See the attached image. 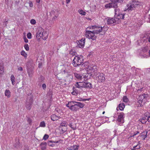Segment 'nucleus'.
I'll return each instance as SVG.
<instances>
[{"instance_id":"obj_1","label":"nucleus","mask_w":150,"mask_h":150,"mask_svg":"<svg viewBox=\"0 0 150 150\" xmlns=\"http://www.w3.org/2000/svg\"><path fill=\"white\" fill-rule=\"evenodd\" d=\"M92 29L94 30L92 31H86L85 35L86 38L94 40L96 38V36L95 35L98 34L101 32L103 28L101 27L95 26H93Z\"/></svg>"},{"instance_id":"obj_2","label":"nucleus","mask_w":150,"mask_h":150,"mask_svg":"<svg viewBox=\"0 0 150 150\" xmlns=\"http://www.w3.org/2000/svg\"><path fill=\"white\" fill-rule=\"evenodd\" d=\"M72 63L73 66L75 67H81L82 69H84L83 66L84 65L82 63L83 62V59L82 56H75L73 61Z\"/></svg>"},{"instance_id":"obj_3","label":"nucleus","mask_w":150,"mask_h":150,"mask_svg":"<svg viewBox=\"0 0 150 150\" xmlns=\"http://www.w3.org/2000/svg\"><path fill=\"white\" fill-rule=\"evenodd\" d=\"M44 32V29L41 27H39L38 30L37 32L36 36L37 38L40 39L42 37L43 40H46V39L48 38V34L46 33H43Z\"/></svg>"},{"instance_id":"obj_4","label":"nucleus","mask_w":150,"mask_h":150,"mask_svg":"<svg viewBox=\"0 0 150 150\" xmlns=\"http://www.w3.org/2000/svg\"><path fill=\"white\" fill-rule=\"evenodd\" d=\"M76 101H72L69 102L66 105L67 107L73 111H76L78 110L77 105L75 104Z\"/></svg>"},{"instance_id":"obj_5","label":"nucleus","mask_w":150,"mask_h":150,"mask_svg":"<svg viewBox=\"0 0 150 150\" xmlns=\"http://www.w3.org/2000/svg\"><path fill=\"white\" fill-rule=\"evenodd\" d=\"M139 5V2L136 1H133L127 4V10L129 11L134 10L136 7Z\"/></svg>"},{"instance_id":"obj_6","label":"nucleus","mask_w":150,"mask_h":150,"mask_svg":"<svg viewBox=\"0 0 150 150\" xmlns=\"http://www.w3.org/2000/svg\"><path fill=\"white\" fill-rule=\"evenodd\" d=\"M87 70L88 73L91 74V75L97 76L99 72H97V69L95 66L93 65L92 66H88Z\"/></svg>"},{"instance_id":"obj_7","label":"nucleus","mask_w":150,"mask_h":150,"mask_svg":"<svg viewBox=\"0 0 150 150\" xmlns=\"http://www.w3.org/2000/svg\"><path fill=\"white\" fill-rule=\"evenodd\" d=\"M115 17L121 21V19H124V18L125 14H122L121 12L120 11V10L118 8H115Z\"/></svg>"},{"instance_id":"obj_8","label":"nucleus","mask_w":150,"mask_h":150,"mask_svg":"<svg viewBox=\"0 0 150 150\" xmlns=\"http://www.w3.org/2000/svg\"><path fill=\"white\" fill-rule=\"evenodd\" d=\"M124 114L123 112L118 113V118L117 121L119 123V125H121L124 122Z\"/></svg>"},{"instance_id":"obj_9","label":"nucleus","mask_w":150,"mask_h":150,"mask_svg":"<svg viewBox=\"0 0 150 150\" xmlns=\"http://www.w3.org/2000/svg\"><path fill=\"white\" fill-rule=\"evenodd\" d=\"M120 22V21L118 20L115 17L114 18H109L107 20V23L108 24H111L113 23L116 24Z\"/></svg>"},{"instance_id":"obj_10","label":"nucleus","mask_w":150,"mask_h":150,"mask_svg":"<svg viewBox=\"0 0 150 150\" xmlns=\"http://www.w3.org/2000/svg\"><path fill=\"white\" fill-rule=\"evenodd\" d=\"M96 78H98V81L99 82H103L105 80V78L104 76V74L102 73H98V74L97 76H96Z\"/></svg>"},{"instance_id":"obj_11","label":"nucleus","mask_w":150,"mask_h":150,"mask_svg":"<svg viewBox=\"0 0 150 150\" xmlns=\"http://www.w3.org/2000/svg\"><path fill=\"white\" fill-rule=\"evenodd\" d=\"M123 0H110L112 8H117V2L122 3Z\"/></svg>"},{"instance_id":"obj_12","label":"nucleus","mask_w":150,"mask_h":150,"mask_svg":"<svg viewBox=\"0 0 150 150\" xmlns=\"http://www.w3.org/2000/svg\"><path fill=\"white\" fill-rule=\"evenodd\" d=\"M62 142V140L61 139H59V140L55 142L50 140L47 141V143L50 146L54 147L55 144L53 143H61Z\"/></svg>"},{"instance_id":"obj_13","label":"nucleus","mask_w":150,"mask_h":150,"mask_svg":"<svg viewBox=\"0 0 150 150\" xmlns=\"http://www.w3.org/2000/svg\"><path fill=\"white\" fill-rule=\"evenodd\" d=\"M85 39L82 38L80 40L78 41V45L79 47L80 48H83L84 46L85 41Z\"/></svg>"},{"instance_id":"obj_14","label":"nucleus","mask_w":150,"mask_h":150,"mask_svg":"<svg viewBox=\"0 0 150 150\" xmlns=\"http://www.w3.org/2000/svg\"><path fill=\"white\" fill-rule=\"evenodd\" d=\"M33 96L31 93H29L27 96L26 102H28L30 103H33Z\"/></svg>"},{"instance_id":"obj_15","label":"nucleus","mask_w":150,"mask_h":150,"mask_svg":"<svg viewBox=\"0 0 150 150\" xmlns=\"http://www.w3.org/2000/svg\"><path fill=\"white\" fill-rule=\"evenodd\" d=\"M73 79V76L72 75L68 74L66 77V81L70 82L72 81Z\"/></svg>"},{"instance_id":"obj_16","label":"nucleus","mask_w":150,"mask_h":150,"mask_svg":"<svg viewBox=\"0 0 150 150\" xmlns=\"http://www.w3.org/2000/svg\"><path fill=\"white\" fill-rule=\"evenodd\" d=\"M147 132L145 131L141 133L140 137L142 140H144L147 137Z\"/></svg>"},{"instance_id":"obj_17","label":"nucleus","mask_w":150,"mask_h":150,"mask_svg":"<svg viewBox=\"0 0 150 150\" xmlns=\"http://www.w3.org/2000/svg\"><path fill=\"white\" fill-rule=\"evenodd\" d=\"M33 65V60L32 59L29 60L27 63L26 65L27 68H32Z\"/></svg>"},{"instance_id":"obj_18","label":"nucleus","mask_w":150,"mask_h":150,"mask_svg":"<svg viewBox=\"0 0 150 150\" xmlns=\"http://www.w3.org/2000/svg\"><path fill=\"white\" fill-rule=\"evenodd\" d=\"M60 118L61 117L60 116H57L54 114L52 115L51 116V119L53 121L57 120Z\"/></svg>"},{"instance_id":"obj_19","label":"nucleus","mask_w":150,"mask_h":150,"mask_svg":"<svg viewBox=\"0 0 150 150\" xmlns=\"http://www.w3.org/2000/svg\"><path fill=\"white\" fill-rule=\"evenodd\" d=\"M79 146L77 145H74L71 147H69L66 150H77Z\"/></svg>"},{"instance_id":"obj_20","label":"nucleus","mask_w":150,"mask_h":150,"mask_svg":"<svg viewBox=\"0 0 150 150\" xmlns=\"http://www.w3.org/2000/svg\"><path fill=\"white\" fill-rule=\"evenodd\" d=\"M27 72L28 73L29 76L30 77H32L33 72L32 68H28Z\"/></svg>"},{"instance_id":"obj_21","label":"nucleus","mask_w":150,"mask_h":150,"mask_svg":"<svg viewBox=\"0 0 150 150\" xmlns=\"http://www.w3.org/2000/svg\"><path fill=\"white\" fill-rule=\"evenodd\" d=\"M147 116L144 115L140 119V121L142 124L145 123L147 121Z\"/></svg>"},{"instance_id":"obj_22","label":"nucleus","mask_w":150,"mask_h":150,"mask_svg":"<svg viewBox=\"0 0 150 150\" xmlns=\"http://www.w3.org/2000/svg\"><path fill=\"white\" fill-rule=\"evenodd\" d=\"M76 103V105H77L78 109H79V108H83L85 105V104H84L80 102H76V103Z\"/></svg>"},{"instance_id":"obj_23","label":"nucleus","mask_w":150,"mask_h":150,"mask_svg":"<svg viewBox=\"0 0 150 150\" xmlns=\"http://www.w3.org/2000/svg\"><path fill=\"white\" fill-rule=\"evenodd\" d=\"M47 143L46 142H42L40 144L41 148L42 150H44L46 147Z\"/></svg>"},{"instance_id":"obj_24","label":"nucleus","mask_w":150,"mask_h":150,"mask_svg":"<svg viewBox=\"0 0 150 150\" xmlns=\"http://www.w3.org/2000/svg\"><path fill=\"white\" fill-rule=\"evenodd\" d=\"M74 74L75 76L77 79L80 80L82 78V76L80 74H78L76 73H74Z\"/></svg>"},{"instance_id":"obj_25","label":"nucleus","mask_w":150,"mask_h":150,"mask_svg":"<svg viewBox=\"0 0 150 150\" xmlns=\"http://www.w3.org/2000/svg\"><path fill=\"white\" fill-rule=\"evenodd\" d=\"M32 103L28 102H26V107L28 110H30L31 109Z\"/></svg>"},{"instance_id":"obj_26","label":"nucleus","mask_w":150,"mask_h":150,"mask_svg":"<svg viewBox=\"0 0 150 150\" xmlns=\"http://www.w3.org/2000/svg\"><path fill=\"white\" fill-rule=\"evenodd\" d=\"M73 89L74 91L72 92L71 94L74 95H77L79 93L78 91L75 89V88L74 86L73 87Z\"/></svg>"},{"instance_id":"obj_27","label":"nucleus","mask_w":150,"mask_h":150,"mask_svg":"<svg viewBox=\"0 0 150 150\" xmlns=\"http://www.w3.org/2000/svg\"><path fill=\"white\" fill-rule=\"evenodd\" d=\"M125 107V105L124 103H121L119 104V108L120 110H123Z\"/></svg>"},{"instance_id":"obj_28","label":"nucleus","mask_w":150,"mask_h":150,"mask_svg":"<svg viewBox=\"0 0 150 150\" xmlns=\"http://www.w3.org/2000/svg\"><path fill=\"white\" fill-rule=\"evenodd\" d=\"M11 93L9 90H6L5 92V94L6 96H7L8 98H9L11 96Z\"/></svg>"},{"instance_id":"obj_29","label":"nucleus","mask_w":150,"mask_h":150,"mask_svg":"<svg viewBox=\"0 0 150 150\" xmlns=\"http://www.w3.org/2000/svg\"><path fill=\"white\" fill-rule=\"evenodd\" d=\"M11 81L12 84L13 85H14L15 84V77H14V75H12L11 76Z\"/></svg>"},{"instance_id":"obj_30","label":"nucleus","mask_w":150,"mask_h":150,"mask_svg":"<svg viewBox=\"0 0 150 150\" xmlns=\"http://www.w3.org/2000/svg\"><path fill=\"white\" fill-rule=\"evenodd\" d=\"M144 98L145 97L144 95H142L139 96L138 99L139 101L142 102Z\"/></svg>"},{"instance_id":"obj_31","label":"nucleus","mask_w":150,"mask_h":150,"mask_svg":"<svg viewBox=\"0 0 150 150\" xmlns=\"http://www.w3.org/2000/svg\"><path fill=\"white\" fill-rule=\"evenodd\" d=\"M67 125V122L65 121H62L60 124L61 127H66Z\"/></svg>"},{"instance_id":"obj_32","label":"nucleus","mask_w":150,"mask_h":150,"mask_svg":"<svg viewBox=\"0 0 150 150\" xmlns=\"http://www.w3.org/2000/svg\"><path fill=\"white\" fill-rule=\"evenodd\" d=\"M80 83V87L81 88H85L86 82H79Z\"/></svg>"},{"instance_id":"obj_33","label":"nucleus","mask_w":150,"mask_h":150,"mask_svg":"<svg viewBox=\"0 0 150 150\" xmlns=\"http://www.w3.org/2000/svg\"><path fill=\"white\" fill-rule=\"evenodd\" d=\"M92 87V85L90 83H86L85 88H91Z\"/></svg>"},{"instance_id":"obj_34","label":"nucleus","mask_w":150,"mask_h":150,"mask_svg":"<svg viewBox=\"0 0 150 150\" xmlns=\"http://www.w3.org/2000/svg\"><path fill=\"white\" fill-rule=\"evenodd\" d=\"M4 72V69L3 67L0 66V76L2 75Z\"/></svg>"},{"instance_id":"obj_35","label":"nucleus","mask_w":150,"mask_h":150,"mask_svg":"<svg viewBox=\"0 0 150 150\" xmlns=\"http://www.w3.org/2000/svg\"><path fill=\"white\" fill-rule=\"evenodd\" d=\"M69 54H70L72 56L76 55V52H75V51L72 50H71L70 51Z\"/></svg>"},{"instance_id":"obj_36","label":"nucleus","mask_w":150,"mask_h":150,"mask_svg":"<svg viewBox=\"0 0 150 150\" xmlns=\"http://www.w3.org/2000/svg\"><path fill=\"white\" fill-rule=\"evenodd\" d=\"M21 54L25 58L27 56V54L23 50L21 52Z\"/></svg>"},{"instance_id":"obj_37","label":"nucleus","mask_w":150,"mask_h":150,"mask_svg":"<svg viewBox=\"0 0 150 150\" xmlns=\"http://www.w3.org/2000/svg\"><path fill=\"white\" fill-rule=\"evenodd\" d=\"M105 7L106 8H112L111 2L106 4L105 6Z\"/></svg>"},{"instance_id":"obj_38","label":"nucleus","mask_w":150,"mask_h":150,"mask_svg":"<svg viewBox=\"0 0 150 150\" xmlns=\"http://www.w3.org/2000/svg\"><path fill=\"white\" fill-rule=\"evenodd\" d=\"M57 13L54 11L53 10L51 11L50 15L51 17H52V16H54V15H55L56 14H57Z\"/></svg>"},{"instance_id":"obj_39","label":"nucleus","mask_w":150,"mask_h":150,"mask_svg":"<svg viewBox=\"0 0 150 150\" xmlns=\"http://www.w3.org/2000/svg\"><path fill=\"white\" fill-rule=\"evenodd\" d=\"M78 12L80 14L82 15H85L86 14V12L82 10H79Z\"/></svg>"},{"instance_id":"obj_40","label":"nucleus","mask_w":150,"mask_h":150,"mask_svg":"<svg viewBox=\"0 0 150 150\" xmlns=\"http://www.w3.org/2000/svg\"><path fill=\"white\" fill-rule=\"evenodd\" d=\"M149 49V47L147 46L145 47H144L142 49V51L143 52H147L148 50Z\"/></svg>"},{"instance_id":"obj_41","label":"nucleus","mask_w":150,"mask_h":150,"mask_svg":"<svg viewBox=\"0 0 150 150\" xmlns=\"http://www.w3.org/2000/svg\"><path fill=\"white\" fill-rule=\"evenodd\" d=\"M40 126L42 127H45V124L44 121H42L40 122Z\"/></svg>"},{"instance_id":"obj_42","label":"nucleus","mask_w":150,"mask_h":150,"mask_svg":"<svg viewBox=\"0 0 150 150\" xmlns=\"http://www.w3.org/2000/svg\"><path fill=\"white\" fill-rule=\"evenodd\" d=\"M26 119L27 120V122H28L29 124L30 125L31 124L32 122V119L29 117H27Z\"/></svg>"},{"instance_id":"obj_43","label":"nucleus","mask_w":150,"mask_h":150,"mask_svg":"<svg viewBox=\"0 0 150 150\" xmlns=\"http://www.w3.org/2000/svg\"><path fill=\"white\" fill-rule=\"evenodd\" d=\"M75 87L78 88H81V87H80V83L79 82H76V84H75Z\"/></svg>"},{"instance_id":"obj_44","label":"nucleus","mask_w":150,"mask_h":150,"mask_svg":"<svg viewBox=\"0 0 150 150\" xmlns=\"http://www.w3.org/2000/svg\"><path fill=\"white\" fill-rule=\"evenodd\" d=\"M24 47L27 51H28L29 50V47L28 45L27 44H25L24 45Z\"/></svg>"},{"instance_id":"obj_45","label":"nucleus","mask_w":150,"mask_h":150,"mask_svg":"<svg viewBox=\"0 0 150 150\" xmlns=\"http://www.w3.org/2000/svg\"><path fill=\"white\" fill-rule=\"evenodd\" d=\"M123 101L124 102H127L128 101V98L126 96H124L123 98Z\"/></svg>"},{"instance_id":"obj_46","label":"nucleus","mask_w":150,"mask_h":150,"mask_svg":"<svg viewBox=\"0 0 150 150\" xmlns=\"http://www.w3.org/2000/svg\"><path fill=\"white\" fill-rule=\"evenodd\" d=\"M27 37L29 39H30L32 38L31 34L30 33H28L27 35Z\"/></svg>"},{"instance_id":"obj_47","label":"nucleus","mask_w":150,"mask_h":150,"mask_svg":"<svg viewBox=\"0 0 150 150\" xmlns=\"http://www.w3.org/2000/svg\"><path fill=\"white\" fill-rule=\"evenodd\" d=\"M49 137V136L48 135L45 134L44 135V136L43 137V139L45 140H46L48 139Z\"/></svg>"},{"instance_id":"obj_48","label":"nucleus","mask_w":150,"mask_h":150,"mask_svg":"<svg viewBox=\"0 0 150 150\" xmlns=\"http://www.w3.org/2000/svg\"><path fill=\"white\" fill-rule=\"evenodd\" d=\"M30 23L34 25L36 23L35 20L34 19H32L31 20Z\"/></svg>"},{"instance_id":"obj_49","label":"nucleus","mask_w":150,"mask_h":150,"mask_svg":"<svg viewBox=\"0 0 150 150\" xmlns=\"http://www.w3.org/2000/svg\"><path fill=\"white\" fill-rule=\"evenodd\" d=\"M57 16H58V15L57 14H56L54 16H52V20H55V19L57 18Z\"/></svg>"},{"instance_id":"obj_50","label":"nucleus","mask_w":150,"mask_h":150,"mask_svg":"<svg viewBox=\"0 0 150 150\" xmlns=\"http://www.w3.org/2000/svg\"><path fill=\"white\" fill-rule=\"evenodd\" d=\"M23 40H24V41L26 42V43H27L28 42V40L27 39V38H26V37H24V38H23Z\"/></svg>"},{"instance_id":"obj_51","label":"nucleus","mask_w":150,"mask_h":150,"mask_svg":"<svg viewBox=\"0 0 150 150\" xmlns=\"http://www.w3.org/2000/svg\"><path fill=\"white\" fill-rule=\"evenodd\" d=\"M46 85L45 83H43L42 85V87L44 89H45L46 88Z\"/></svg>"},{"instance_id":"obj_52","label":"nucleus","mask_w":150,"mask_h":150,"mask_svg":"<svg viewBox=\"0 0 150 150\" xmlns=\"http://www.w3.org/2000/svg\"><path fill=\"white\" fill-rule=\"evenodd\" d=\"M66 129H64V128H62L61 129V131L62 132V133H64L66 131Z\"/></svg>"},{"instance_id":"obj_53","label":"nucleus","mask_w":150,"mask_h":150,"mask_svg":"<svg viewBox=\"0 0 150 150\" xmlns=\"http://www.w3.org/2000/svg\"><path fill=\"white\" fill-rule=\"evenodd\" d=\"M147 121L149 122H150V115L147 116Z\"/></svg>"},{"instance_id":"obj_54","label":"nucleus","mask_w":150,"mask_h":150,"mask_svg":"<svg viewBox=\"0 0 150 150\" xmlns=\"http://www.w3.org/2000/svg\"><path fill=\"white\" fill-rule=\"evenodd\" d=\"M69 126L72 128L73 129H74V128L73 127V126L72 124L71 123H70L69 125Z\"/></svg>"},{"instance_id":"obj_55","label":"nucleus","mask_w":150,"mask_h":150,"mask_svg":"<svg viewBox=\"0 0 150 150\" xmlns=\"http://www.w3.org/2000/svg\"><path fill=\"white\" fill-rule=\"evenodd\" d=\"M29 5L30 6V7H32L33 6V4L31 2H30L29 3Z\"/></svg>"},{"instance_id":"obj_56","label":"nucleus","mask_w":150,"mask_h":150,"mask_svg":"<svg viewBox=\"0 0 150 150\" xmlns=\"http://www.w3.org/2000/svg\"><path fill=\"white\" fill-rule=\"evenodd\" d=\"M18 70L22 71H23V68L22 67H20L18 68Z\"/></svg>"},{"instance_id":"obj_57","label":"nucleus","mask_w":150,"mask_h":150,"mask_svg":"<svg viewBox=\"0 0 150 150\" xmlns=\"http://www.w3.org/2000/svg\"><path fill=\"white\" fill-rule=\"evenodd\" d=\"M137 145L135 146H134L133 147V149H132V150H134L136 149V148L137 147Z\"/></svg>"},{"instance_id":"obj_58","label":"nucleus","mask_w":150,"mask_h":150,"mask_svg":"<svg viewBox=\"0 0 150 150\" xmlns=\"http://www.w3.org/2000/svg\"><path fill=\"white\" fill-rule=\"evenodd\" d=\"M104 27H105V26H104L103 27V28H103V30H103L104 31H106L107 30V29H108L106 27V28L105 29Z\"/></svg>"},{"instance_id":"obj_59","label":"nucleus","mask_w":150,"mask_h":150,"mask_svg":"<svg viewBox=\"0 0 150 150\" xmlns=\"http://www.w3.org/2000/svg\"><path fill=\"white\" fill-rule=\"evenodd\" d=\"M139 133V132L137 131L136 133H135L134 134L133 136H135L138 133Z\"/></svg>"},{"instance_id":"obj_60","label":"nucleus","mask_w":150,"mask_h":150,"mask_svg":"<svg viewBox=\"0 0 150 150\" xmlns=\"http://www.w3.org/2000/svg\"><path fill=\"white\" fill-rule=\"evenodd\" d=\"M71 0H66V3L67 4L69 3L70 2Z\"/></svg>"},{"instance_id":"obj_61","label":"nucleus","mask_w":150,"mask_h":150,"mask_svg":"<svg viewBox=\"0 0 150 150\" xmlns=\"http://www.w3.org/2000/svg\"><path fill=\"white\" fill-rule=\"evenodd\" d=\"M40 0H36V1L37 3H39L40 2Z\"/></svg>"},{"instance_id":"obj_62","label":"nucleus","mask_w":150,"mask_h":150,"mask_svg":"<svg viewBox=\"0 0 150 150\" xmlns=\"http://www.w3.org/2000/svg\"><path fill=\"white\" fill-rule=\"evenodd\" d=\"M88 100V99H83L82 100H79V101H86V100Z\"/></svg>"},{"instance_id":"obj_63","label":"nucleus","mask_w":150,"mask_h":150,"mask_svg":"<svg viewBox=\"0 0 150 150\" xmlns=\"http://www.w3.org/2000/svg\"><path fill=\"white\" fill-rule=\"evenodd\" d=\"M148 41H149V42H150V36L149 37V38L148 39Z\"/></svg>"},{"instance_id":"obj_64","label":"nucleus","mask_w":150,"mask_h":150,"mask_svg":"<svg viewBox=\"0 0 150 150\" xmlns=\"http://www.w3.org/2000/svg\"><path fill=\"white\" fill-rule=\"evenodd\" d=\"M8 22L7 21H6L5 22V25H6V24H7Z\"/></svg>"}]
</instances>
